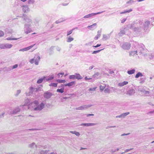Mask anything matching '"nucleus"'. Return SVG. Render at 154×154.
Here are the masks:
<instances>
[{
  "instance_id": "obj_38",
  "label": "nucleus",
  "mask_w": 154,
  "mask_h": 154,
  "mask_svg": "<svg viewBox=\"0 0 154 154\" xmlns=\"http://www.w3.org/2000/svg\"><path fill=\"white\" fill-rule=\"evenodd\" d=\"M105 86H103L102 85H100V90L101 91H103L105 88Z\"/></svg>"
},
{
  "instance_id": "obj_32",
  "label": "nucleus",
  "mask_w": 154,
  "mask_h": 154,
  "mask_svg": "<svg viewBox=\"0 0 154 154\" xmlns=\"http://www.w3.org/2000/svg\"><path fill=\"white\" fill-rule=\"evenodd\" d=\"M99 72H96L95 73L93 76V77L94 78H97L99 75Z\"/></svg>"
},
{
  "instance_id": "obj_57",
  "label": "nucleus",
  "mask_w": 154,
  "mask_h": 154,
  "mask_svg": "<svg viewBox=\"0 0 154 154\" xmlns=\"http://www.w3.org/2000/svg\"><path fill=\"white\" fill-rule=\"evenodd\" d=\"M132 149H126L125 150V152H128L129 151H130Z\"/></svg>"
},
{
  "instance_id": "obj_34",
  "label": "nucleus",
  "mask_w": 154,
  "mask_h": 154,
  "mask_svg": "<svg viewBox=\"0 0 154 154\" xmlns=\"http://www.w3.org/2000/svg\"><path fill=\"white\" fill-rule=\"evenodd\" d=\"M97 88V87H96L94 88H90L88 90V91H96Z\"/></svg>"
},
{
  "instance_id": "obj_64",
  "label": "nucleus",
  "mask_w": 154,
  "mask_h": 154,
  "mask_svg": "<svg viewBox=\"0 0 154 154\" xmlns=\"http://www.w3.org/2000/svg\"><path fill=\"white\" fill-rule=\"evenodd\" d=\"M50 154H55V153L54 152H52L50 153Z\"/></svg>"
},
{
  "instance_id": "obj_20",
  "label": "nucleus",
  "mask_w": 154,
  "mask_h": 154,
  "mask_svg": "<svg viewBox=\"0 0 154 154\" xmlns=\"http://www.w3.org/2000/svg\"><path fill=\"white\" fill-rule=\"evenodd\" d=\"M46 78V77L45 76L43 77L42 78H41L39 79L37 82V83L38 84H40Z\"/></svg>"
},
{
  "instance_id": "obj_22",
  "label": "nucleus",
  "mask_w": 154,
  "mask_h": 154,
  "mask_svg": "<svg viewBox=\"0 0 154 154\" xmlns=\"http://www.w3.org/2000/svg\"><path fill=\"white\" fill-rule=\"evenodd\" d=\"M75 109L76 110H84L86 109V107H85V105H84L82 106H81L76 107L75 108Z\"/></svg>"
},
{
  "instance_id": "obj_19",
  "label": "nucleus",
  "mask_w": 154,
  "mask_h": 154,
  "mask_svg": "<svg viewBox=\"0 0 154 154\" xmlns=\"http://www.w3.org/2000/svg\"><path fill=\"white\" fill-rule=\"evenodd\" d=\"M150 92L149 91H145V90L143 92L142 94L143 95H144L145 96H148L150 94Z\"/></svg>"
},
{
  "instance_id": "obj_62",
  "label": "nucleus",
  "mask_w": 154,
  "mask_h": 154,
  "mask_svg": "<svg viewBox=\"0 0 154 154\" xmlns=\"http://www.w3.org/2000/svg\"><path fill=\"white\" fill-rule=\"evenodd\" d=\"M116 127V126H110L109 127V128H115Z\"/></svg>"
},
{
  "instance_id": "obj_9",
  "label": "nucleus",
  "mask_w": 154,
  "mask_h": 154,
  "mask_svg": "<svg viewBox=\"0 0 154 154\" xmlns=\"http://www.w3.org/2000/svg\"><path fill=\"white\" fill-rule=\"evenodd\" d=\"M104 11H102L101 12H97V13H92V14H88L87 15H86L84 17L85 18H89V17H91V16H94V15H97V14H101V13L104 12Z\"/></svg>"
},
{
  "instance_id": "obj_24",
  "label": "nucleus",
  "mask_w": 154,
  "mask_h": 154,
  "mask_svg": "<svg viewBox=\"0 0 154 154\" xmlns=\"http://www.w3.org/2000/svg\"><path fill=\"white\" fill-rule=\"evenodd\" d=\"M54 76L53 75L47 77H46V78L45 79L46 81H48L54 78Z\"/></svg>"
},
{
  "instance_id": "obj_61",
  "label": "nucleus",
  "mask_w": 154,
  "mask_h": 154,
  "mask_svg": "<svg viewBox=\"0 0 154 154\" xmlns=\"http://www.w3.org/2000/svg\"><path fill=\"white\" fill-rule=\"evenodd\" d=\"M18 67V65L17 64H15L13 66V67Z\"/></svg>"
},
{
  "instance_id": "obj_47",
  "label": "nucleus",
  "mask_w": 154,
  "mask_h": 154,
  "mask_svg": "<svg viewBox=\"0 0 154 154\" xmlns=\"http://www.w3.org/2000/svg\"><path fill=\"white\" fill-rule=\"evenodd\" d=\"M104 92L105 93H108V92H109V88H107L106 89H105Z\"/></svg>"
},
{
  "instance_id": "obj_12",
  "label": "nucleus",
  "mask_w": 154,
  "mask_h": 154,
  "mask_svg": "<svg viewBox=\"0 0 154 154\" xmlns=\"http://www.w3.org/2000/svg\"><path fill=\"white\" fill-rule=\"evenodd\" d=\"M22 7L23 11L24 13H27L29 11V8L28 6L23 5Z\"/></svg>"
},
{
  "instance_id": "obj_44",
  "label": "nucleus",
  "mask_w": 154,
  "mask_h": 154,
  "mask_svg": "<svg viewBox=\"0 0 154 154\" xmlns=\"http://www.w3.org/2000/svg\"><path fill=\"white\" fill-rule=\"evenodd\" d=\"M21 92V91L20 90H19L17 91V92L16 94H15L16 96H18L20 93Z\"/></svg>"
},
{
  "instance_id": "obj_8",
  "label": "nucleus",
  "mask_w": 154,
  "mask_h": 154,
  "mask_svg": "<svg viewBox=\"0 0 154 154\" xmlns=\"http://www.w3.org/2000/svg\"><path fill=\"white\" fill-rule=\"evenodd\" d=\"M131 45L129 43H125L122 45V48L124 49L128 50L131 47Z\"/></svg>"
},
{
  "instance_id": "obj_52",
  "label": "nucleus",
  "mask_w": 154,
  "mask_h": 154,
  "mask_svg": "<svg viewBox=\"0 0 154 154\" xmlns=\"http://www.w3.org/2000/svg\"><path fill=\"white\" fill-rule=\"evenodd\" d=\"M86 116H87V117H89L90 116H94V114H86Z\"/></svg>"
},
{
  "instance_id": "obj_56",
  "label": "nucleus",
  "mask_w": 154,
  "mask_h": 154,
  "mask_svg": "<svg viewBox=\"0 0 154 154\" xmlns=\"http://www.w3.org/2000/svg\"><path fill=\"white\" fill-rule=\"evenodd\" d=\"M91 79V78H88L87 76H86L85 78V80H87L90 79Z\"/></svg>"
},
{
  "instance_id": "obj_49",
  "label": "nucleus",
  "mask_w": 154,
  "mask_h": 154,
  "mask_svg": "<svg viewBox=\"0 0 154 154\" xmlns=\"http://www.w3.org/2000/svg\"><path fill=\"white\" fill-rule=\"evenodd\" d=\"M34 2V0H29L28 3H33Z\"/></svg>"
},
{
  "instance_id": "obj_1",
  "label": "nucleus",
  "mask_w": 154,
  "mask_h": 154,
  "mask_svg": "<svg viewBox=\"0 0 154 154\" xmlns=\"http://www.w3.org/2000/svg\"><path fill=\"white\" fill-rule=\"evenodd\" d=\"M40 57L38 55H36L33 59H30L29 62L33 64L34 63L35 65H38L39 62L40 60Z\"/></svg>"
},
{
  "instance_id": "obj_39",
  "label": "nucleus",
  "mask_w": 154,
  "mask_h": 154,
  "mask_svg": "<svg viewBox=\"0 0 154 154\" xmlns=\"http://www.w3.org/2000/svg\"><path fill=\"white\" fill-rule=\"evenodd\" d=\"M6 39L8 40H17V38H6Z\"/></svg>"
},
{
  "instance_id": "obj_37",
  "label": "nucleus",
  "mask_w": 154,
  "mask_h": 154,
  "mask_svg": "<svg viewBox=\"0 0 154 154\" xmlns=\"http://www.w3.org/2000/svg\"><path fill=\"white\" fill-rule=\"evenodd\" d=\"M138 90L142 93L144 89L142 87H141L138 88Z\"/></svg>"
},
{
  "instance_id": "obj_11",
  "label": "nucleus",
  "mask_w": 154,
  "mask_h": 154,
  "mask_svg": "<svg viewBox=\"0 0 154 154\" xmlns=\"http://www.w3.org/2000/svg\"><path fill=\"white\" fill-rule=\"evenodd\" d=\"M129 114H130V112H127L124 113H122V114H121V115H120L116 116V117L117 118H124L126 116H127Z\"/></svg>"
},
{
  "instance_id": "obj_53",
  "label": "nucleus",
  "mask_w": 154,
  "mask_h": 154,
  "mask_svg": "<svg viewBox=\"0 0 154 154\" xmlns=\"http://www.w3.org/2000/svg\"><path fill=\"white\" fill-rule=\"evenodd\" d=\"M101 45V44H97L96 46H93V47L95 48H97L100 46Z\"/></svg>"
},
{
  "instance_id": "obj_48",
  "label": "nucleus",
  "mask_w": 154,
  "mask_h": 154,
  "mask_svg": "<svg viewBox=\"0 0 154 154\" xmlns=\"http://www.w3.org/2000/svg\"><path fill=\"white\" fill-rule=\"evenodd\" d=\"M109 73L110 74H112L114 73V72L113 70H112L111 69H109Z\"/></svg>"
},
{
  "instance_id": "obj_6",
  "label": "nucleus",
  "mask_w": 154,
  "mask_h": 154,
  "mask_svg": "<svg viewBox=\"0 0 154 154\" xmlns=\"http://www.w3.org/2000/svg\"><path fill=\"white\" fill-rule=\"evenodd\" d=\"M97 125V123H82L81 124V125L86 127H89L94 126Z\"/></svg>"
},
{
  "instance_id": "obj_5",
  "label": "nucleus",
  "mask_w": 154,
  "mask_h": 154,
  "mask_svg": "<svg viewBox=\"0 0 154 154\" xmlns=\"http://www.w3.org/2000/svg\"><path fill=\"white\" fill-rule=\"evenodd\" d=\"M12 45L11 44H0V48L1 49L10 48L12 47Z\"/></svg>"
},
{
  "instance_id": "obj_21",
  "label": "nucleus",
  "mask_w": 154,
  "mask_h": 154,
  "mask_svg": "<svg viewBox=\"0 0 154 154\" xmlns=\"http://www.w3.org/2000/svg\"><path fill=\"white\" fill-rule=\"evenodd\" d=\"M143 76V75L142 73L140 72H138L136 74L135 78H138L140 77H142Z\"/></svg>"
},
{
  "instance_id": "obj_33",
  "label": "nucleus",
  "mask_w": 154,
  "mask_h": 154,
  "mask_svg": "<svg viewBox=\"0 0 154 154\" xmlns=\"http://www.w3.org/2000/svg\"><path fill=\"white\" fill-rule=\"evenodd\" d=\"M146 79V78L145 77H142L140 78V81L141 83L144 82Z\"/></svg>"
},
{
  "instance_id": "obj_2",
  "label": "nucleus",
  "mask_w": 154,
  "mask_h": 154,
  "mask_svg": "<svg viewBox=\"0 0 154 154\" xmlns=\"http://www.w3.org/2000/svg\"><path fill=\"white\" fill-rule=\"evenodd\" d=\"M45 104L42 102L39 105H38L35 106L34 109L33 110L35 111H40L42 110L44 107Z\"/></svg>"
},
{
  "instance_id": "obj_42",
  "label": "nucleus",
  "mask_w": 154,
  "mask_h": 154,
  "mask_svg": "<svg viewBox=\"0 0 154 154\" xmlns=\"http://www.w3.org/2000/svg\"><path fill=\"white\" fill-rule=\"evenodd\" d=\"M4 34V32L1 30H0V37L3 36Z\"/></svg>"
},
{
  "instance_id": "obj_50",
  "label": "nucleus",
  "mask_w": 154,
  "mask_h": 154,
  "mask_svg": "<svg viewBox=\"0 0 154 154\" xmlns=\"http://www.w3.org/2000/svg\"><path fill=\"white\" fill-rule=\"evenodd\" d=\"M154 114V110L151 111L147 113L148 114Z\"/></svg>"
},
{
  "instance_id": "obj_18",
  "label": "nucleus",
  "mask_w": 154,
  "mask_h": 154,
  "mask_svg": "<svg viewBox=\"0 0 154 154\" xmlns=\"http://www.w3.org/2000/svg\"><path fill=\"white\" fill-rule=\"evenodd\" d=\"M128 82L127 81H124L121 83H119L118 84V85L120 87H122L124 85H126L128 84Z\"/></svg>"
},
{
  "instance_id": "obj_25",
  "label": "nucleus",
  "mask_w": 154,
  "mask_h": 154,
  "mask_svg": "<svg viewBox=\"0 0 154 154\" xmlns=\"http://www.w3.org/2000/svg\"><path fill=\"white\" fill-rule=\"evenodd\" d=\"M35 45V44L33 45H31V46L28 47H27L25 49H22L21 50L23 51L28 50L30 49L31 48H32Z\"/></svg>"
},
{
  "instance_id": "obj_43",
  "label": "nucleus",
  "mask_w": 154,
  "mask_h": 154,
  "mask_svg": "<svg viewBox=\"0 0 154 154\" xmlns=\"http://www.w3.org/2000/svg\"><path fill=\"white\" fill-rule=\"evenodd\" d=\"M85 105V107H86V109H88V108L91 107V106H93L92 105Z\"/></svg>"
},
{
  "instance_id": "obj_54",
  "label": "nucleus",
  "mask_w": 154,
  "mask_h": 154,
  "mask_svg": "<svg viewBox=\"0 0 154 154\" xmlns=\"http://www.w3.org/2000/svg\"><path fill=\"white\" fill-rule=\"evenodd\" d=\"M130 134V133H128L127 134L124 133V134H122L121 135V136H125V135H129Z\"/></svg>"
},
{
  "instance_id": "obj_29",
  "label": "nucleus",
  "mask_w": 154,
  "mask_h": 154,
  "mask_svg": "<svg viewBox=\"0 0 154 154\" xmlns=\"http://www.w3.org/2000/svg\"><path fill=\"white\" fill-rule=\"evenodd\" d=\"M57 82L59 83H64L66 82V80H65L57 79Z\"/></svg>"
},
{
  "instance_id": "obj_63",
  "label": "nucleus",
  "mask_w": 154,
  "mask_h": 154,
  "mask_svg": "<svg viewBox=\"0 0 154 154\" xmlns=\"http://www.w3.org/2000/svg\"><path fill=\"white\" fill-rule=\"evenodd\" d=\"M70 132L73 134H74L75 131H70Z\"/></svg>"
},
{
  "instance_id": "obj_27",
  "label": "nucleus",
  "mask_w": 154,
  "mask_h": 154,
  "mask_svg": "<svg viewBox=\"0 0 154 154\" xmlns=\"http://www.w3.org/2000/svg\"><path fill=\"white\" fill-rule=\"evenodd\" d=\"M135 70L134 69H133L128 71L127 72V73L131 75L134 73L135 72Z\"/></svg>"
},
{
  "instance_id": "obj_17",
  "label": "nucleus",
  "mask_w": 154,
  "mask_h": 154,
  "mask_svg": "<svg viewBox=\"0 0 154 154\" xmlns=\"http://www.w3.org/2000/svg\"><path fill=\"white\" fill-rule=\"evenodd\" d=\"M29 147L30 148H33L35 147H37V146L34 142H33L31 144L29 145Z\"/></svg>"
},
{
  "instance_id": "obj_16",
  "label": "nucleus",
  "mask_w": 154,
  "mask_h": 154,
  "mask_svg": "<svg viewBox=\"0 0 154 154\" xmlns=\"http://www.w3.org/2000/svg\"><path fill=\"white\" fill-rule=\"evenodd\" d=\"M75 81H72L68 83H67L66 84H65L64 85H65V86H68L69 87H70L75 85Z\"/></svg>"
},
{
  "instance_id": "obj_31",
  "label": "nucleus",
  "mask_w": 154,
  "mask_h": 154,
  "mask_svg": "<svg viewBox=\"0 0 154 154\" xmlns=\"http://www.w3.org/2000/svg\"><path fill=\"white\" fill-rule=\"evenodd\" d=\"M73 40V38L71 37H70V36L68 38L67 40V42H69Z\"/></svg>"
},
{
  "instance_id": "obj_59",
  "label": "nucleus",
  "mask_w": 154,
  "mask_h": 154,
  "mask_svg": "<svg viewBox=\"0 0 154 154\" xmlns=\"http://www.w3.org/2000/svg\"><path fill=\"white\" fill-rule=\"evenodd\" d=\"M69 98V97H63V98L64 99H68V98Z\"/></svg>"
},
{
  "instance_id": "obj_13",
  "label": "nucleus",
  "mask_w": 154,
  "mask_h": 154,
  "mask_svg": "<svg viewBox=\"0 0 154 154\" xmlns=\"http://www.w3.org/2000/svg\"><path fill=\"white\" fill-rule=\"evenodd\" d=\"M135 91L133 89H130L127 91V94L129 95H132L134 93Z\"/></svg>"
},
{
  "instance_id": "obj_36",
  "label": "nucleus",
  "mask_w": 154,
  "mask_h": 154,
  "mask_svg": "<svg viewBox=\"0 0 154 154\" xmlns=\"http://www.w3.org/2000/svg\"><path fill=\"white\" fill-rule=\"evenodd\" d=\"M32 103L36 105V106L37 105L39 104V102L38 100H35V101H33L32 102Z\"/></svg>"
},
{
  "instance_id": "obj_41",
  "label": "nucleus",
  "mask_w": 154,
  "mask_h": 154,
  "mask_svg": "<svg viewBox=\"0 0 154 154\" xmlns=\"http://www.w3.org/2000/svg\"><path fill=\"white\" fill-rule=\"evenodd\" d=\"M103 49H102L100 50H98L97 51H94L92 53V54H97L99 52H100L101 51L103 50Z\"/></svg>"
},
{
  "instance_id": "obj_7",
  "label": "nucleus",
  "mask_w": 154,
  "mask_h": 154,
  "mask_svg": "<svg viewBox=\"0 0 154 154\" xmlns=\"http://www.w3.org/2000/svg\"><path fill=\"white\" fill-rule=\"evenodd\" d=\"M52 95V94L51 93L47 91L44 93V97L45 98L48 99L51 97Z\"/></svg>"
},
{
  "instance_id": "obj_15",
  "label": "nucleus",
  "mask_w": 154,
  "mask_h": 154,
  "mask_svg": "<svg viewBox=\"0 0 154 154\" xmlns=\"http://www.w3.org/2000/svg\"><path fill=\"white\" fill-rule=\"evenodd\" d=\"M96 26L97 24L94 23L91 25L88 26L87 27L91 30H93L95 29L94 27Z\"/></svg>"
},
{
  "instance_id": "obj_60",
  "label": "nucleus",
  "mask_w": 154,
  "mask_h": 154,
  "mask_svg": "<svg viewBox=\"0 0 154 154\" xmlns=\"http://www.w3.org/2000/svg\"><path fill=\"white\" fill-rule=\"evenodd\" d=\"M4 114H5L4 113H2V114L1 115H0V118L1 117V116H2L3 117L4 116Z\"/></svg>"
},
{
  "instance_id": "obj_46",
  "label": "nucleus",
  "mask_w": 154,
  "mask_h": 154,
  "mask_svg": "<svg viewBox=\"0 0 154 154\" xmlns=\"http://www.w3.org/2000/svg\"><path fill=\"white\" fill-rule=\"evenodd\" d=\"M64 72H60V73H59L58 74H56V75H57L59 76H60V75H64Z\"/></svg>"
},
{
  "instance_id": "obj_28",
  "label": "nucleus",
  "mask_w": 154,
  "mask_h": 154,
  "mask_svg": "<svg viewBox=\"0 0 154 154\" xmlns=\"http://www.w3.org/2000/svg\"><path fill=\"white\" fill-rule=\"evenodd\" d=\"M135 54L137 55V51H131L130 53V55H134Z\"/></svg>"
},
{
  "instance_id": "obj_10",
  "label": "nucleus",
  "mask_w": 154,
  "mask_h": 154,
  "mask_svg": "<svg viewBox=\"0 0 154 154\" xmlns=\"http://www.w3.org/2000/svg\"><path fill=\"white\" fill-rule=\"evenodd\" d=\"M20 109L19 107H17L14 109L13 111L10 112V114H17L20 111Z\"/></svg>"
},
{
  "instance_id": "obj_26",
  "label": "nucleus",
  "mask_w": 154,
  "mask_h": 154,
  "mask_svg": "<svg viewBox=\"0 0 154 154\" xmlns=\"http://www.w3.org/2000/svg\"><path fill=\"white\" fill-rule=\"evenodd\" d=\"M101 35V34L100 32L99 31L97 32V35L94 37V39L95 40H97L98 39V38L100 37Z\"/></svg>"
},
{
  "instance_id": "obj_40",
  "label": "nucleus",
  "mask_w": 154,
  "mask_h": 154,
  "mask_svg": "<svg viewBox=\"0 0 154 154\" xmlns=\"http://www.w3.org/2000/svg\"><path fill=\"white\" fill-rule=\"evenodd\" d=\"M73 29H74L68 32L67 33V35L68 36V35H70V34H72L73 32Z\"/></svg>"
},
{
  "instance_id": "obj_45",
  "label": "nucleus",
  "mask_w": 154,
  "mask_h": 154,
  "mask_svg": "<svg viewBox=\"0 0 154 154\" xmlns=\"http://www.w3.org/2000/svg\"><path fill=\"white\" fill-rule=\"evenodd\" d=\"M74 134L78 136H79L80 135L79 133L78 132H76V131H75Z\"/></svg>"
},
{
  "instance_id": "obj_35",
  "label": "nucleus",
  "mask_w": 154,
  "mask_h": 154,
  "mask_svg": "<svg viewBox=\"0 0 154 154\" xmlns=\"http://www.w3.org/2000/svg\"><path fill=\"white\" fill-rule=\"evenodd\" d=\"M132 11V9H129V10H128V11H124V12H121L120 13L121 14H125V13H129L130 12H131Z\"/></svg>"
},
{
  "instance_id": "obj_51",
  "label": "nucleus",
  "mask_w": 154,
  "mask_h": 154,
  "mask_svg": "<svg viewBox=\"0 0 154 154\" xmlns=\"http://www.w3.org/2000/svg\"><path fill=\"white\" fill-rule=\"evenodd\" d=\"M145 23V24H146L147 26H148L150 24V22L149 21H146Z\"/></svg>"
},
{
  "instance_id": "obj_23",
  "label": "nucleus",
  "mask_w": 154,
  "mask_h": 154,
  "mask_svg": "<svg viewBox=\"0 0 154 154\" xmlns=\"http://www.w3.org/2000/svg\"><path fill=\"white\" fill-rule=\"evenodd\" d=\"M64 87L60 89H58L57 90V92L60 93H63L64 91Z\"/></svg>"
},
{
  "instance_id": "obj_58",
  "label": "nucleus",
  "mask_w": 154,
  "mask_h": 154,
  "mask_svg": "<svg viewBox=\"0 0 154 154\" xmlns=\"http://www.w3.org/2000/svg\"><path fill=\"white\" fill-rule=\"evenodd\" d=\"M65 84H61V85L60 86H59V88H60V87H63L64 86H65V85H64Z\"/></svg>"
},
{
  "instance_id": "obj_55",
  "label": "nucleus",
  "mask_w": 154,
  "mask_h": 154,
  "mask_svg": "<svg viewBox=\"0 0 154 154\" xmlns=\"http://www.w3.org/2000/svg\"><path fill=\"white\" fill-rule=\"evenodd\" d=\"M119 149H120V148H117V149H115L114 150H112V151H113V152H115L118 151Z\"/></svg>"
},
{
  "instance_id": "obj_30",
  "label": "nucleus",
  "mask_w": 154,
  "mask_h": 154,
  "mask_svg": "<svg viewBox=\"0 0 154 154\" xmlns=\"http://www.w3.org/2000/svg\"><path fill=\"white\" fill-rule=\"evenodd\" d=\"M57 83H53L50 84L49 85V86H53L54 87H57Z\"/></svg>"
},
{
  "instance_id": "obj_4",
  "label": "nucleus",
  "mask_w": 154,
  "mask_h": 154,
  "mask_svg": "<svg viewBox=\"0 0 154 154\" xmlns=\"http://www.w3.org/2000/svg\"><path fill=\"white\" fill-rule=\"evenodd\" d=\"M69 79H76L78 80L80 79H82L79 73H75L74 75H70L69 77Z\"/></svg>"
},
{
  "instance_id": "obj_3",
  "label": "nucleus",
  "mask_w": 154,
  "mask_h": 154,
  "mask_svg": "<svg viewBox=\"0 0 154 154\" xmlns=\"http://www.w3.org/2000/svg\"><path fill=\"white\" fill-rule=\"evenodd\" d=\"M39 88H35L33 87H31L29 88V95H31L34 93H38V92Z\"/></svg>"
},
{
  "instance_id": "obj_14",
  "label": "nucleus",
  "mask_w": 154,
  "mask_h": 154,
  "mask_svg": "<svg viewBox=\"0 0 154 154\" xmlns=\"http://www.w3.org/2000/svg\"><path fill=\"white\" fill-rule=\"evenodd\" d=\"M49 152L48 150H40L38 153V154H48Z\"/></svg>"
}]
</instances>
